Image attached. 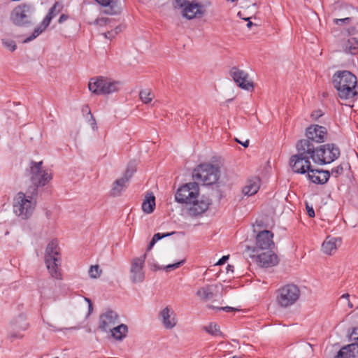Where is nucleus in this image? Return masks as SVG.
<instances>
[{
    "mask_svg": "<svg viewBox=\"0 0 358 358\" xmlns=\"http://www.w3.org/2000/svg\"><path fill=\"white\" fill-rule=\"evenodd\" d=\"M57 7L58 4L56 3L52 8H50L48 13L43 19L41 24L34 30V32L30 36L23 41V43H29L31 41L45 30V29L49 26L52 19L60 12V9H57Z\"/></svg>",
    "mask_w": 358,
    "mask_h": 358,
    "instance_id": "obj_14",
    "label": "nucleus"
},
{
    "mask_svg": "<svg viewBox=\"0 0 358 358\" xmlns=\"http://www.w3.org/2000/svg\"><path fill=\"white\" fill-rule=\"evenodd\" d=\"M184 263V261H180V262H176L175 264H169L167 265L164 268L166 269V271H169L171 269H176V268H178V267H180L182 264Z\"/></svg>",
    "mask_w": 358,
    "mask_h": 358,
    "instance_id": "obj_39",
    "label": "nucleus"
},
{
    "mask_svg": "<svg viewBox=\"0 0 358 358\" xmlns=\"http://www.w3.org/2000/svg\"><path fill=\"white\" fill-rule=\"evenodd\" d=\"M49 283L47 281H42L38 287L41 297L45 299H55V293L52 287L48 288Z\"/></svg>",
    "mask_w": 358,
    "mask_h": 358,
    "instance_id": "obj_30",
    "label": "nucleus"
},
{
    "mask_svg": "<svg viewBox=\"0 0 358 358\" xmlns=\"http://www.w3.org/2000/svg\"><path fill=\"white\" fill-rule=\"evenodd\" d=\"M141 100L144 103H149L154 98V94L150 89L142 90L139 93Z\"/></svg>",
    "mask_w": 358,
    "mask_h": 358,
    "instance_id": "obj_32",
    "label": "nucleus"
},
{
    "mask_svg": "<svg viewBox=\"0 0 358 358\" xmlns=\"http://www.w3.org/2000/svg\"><path fill=\"white\" fill-rule=\"evenodd\" d=\"M257 261L260 266L268 268L276 266L279 263V258L275 253L268 251L258 255Z\"/></svg>",
    "mask_w": 358,
    "mask_h": 358,
    "instance_id": "obj_21",
    "label": "nucleus"
},
{
    "mask_svg": "<svg viewBox=\"0 0 358 358\" xmlns=\"http://www.w3.org/2000/svg\"><path fill=\"white\" fill-rule=\"evenodd\" d=\"M179 7L183 8L182 16L188 20L201 17L205 12L203 5L198 3H192L191 0H188L184 6Z\"/></svg>",
    "mask_w": 358,
    "mask_h": 358,
    "instance_id": "obj_19",
    "label": "nucleus"
},
{
    "mask_svg": "<svg viewBox=\"0 0 358 358\" xmlns=\"http://www.w3.org/2000/svg\"><path fill=\"white\" fill-rule=\"evenodd\" d=\"M234 266L229 264L227 266V273H229V271L233 273L234 272Z\"/></svg>",
    "mask_w": 358,
    "mask_h": 358,
    "instance_id": "obj_49",
    "label": "nucleus"
},
{
    "mask_svg": "<svg viewBox=\"0 0 358 358\" xmlns=\"http://www.w3.org/2000/svg\"><path fill=\"white\" fill-rule=\"evenodd\" d=\"M122 83L120 81L112 80L106 77H96L90 80L88 87L90 91L97 95H106L116 92L120 90Z\"/></svg>",
    "mask_w": 358,
    "mask_h": 358,
    "instance_id": "obj_6",
    "label": "nucleus"
},
{
    "mask_svg": "<svg viewBox=\"0 0 358 358\" xmlns=\"http://www.w3.org/2000/svg\"><path fill=\"white\" fill-rule=\"evenodd\" d=\"M308 177L314 183L324 184L329 178V172L310 169L308 171Z\"/></svg>",
    "mask_w": 358,
    "mask_h": 358,
    "instance_id": "obj_23",
    "label": "nucleus"
},
{
    "mask_svg": "<svg viewBox=\"0 0 358 358\" xmlns=\"http://www.w3.org/2000/svg\"><path fill=\"white\" fill-rule=\"evenodd\" d=\"M87 301H88L89 303H90V300H89V299H87ZM91 306H92V304H91V303H90V307H91Z\"/></svg>",
    "mask_w": 358,
    "mask_h": 358,
    "instance_id": "obj_57",
    "label": "nucleus"
},
{
    "mask_svg": "<svg viewBox=\"0 0 358 358\" xmlns=\"http://www.w3.org/2000/svg\"><path fill=\"white\" fill-rule=\"evenodd\" d=\"M340 156V149L334 143H327L315 148L313 145V161L318 164H330Z\"/></svg>",
    "mask_w": 358,
    "mask_h": 358,
    "instance_id": "obj_8",
    "label": "nucleus"
},
{
    "mask_svg": "<svg viewBox=\"0 0 358 358\" xmlns=\"http://www.w3.org/2000/svg\"><path fill=\"white\" fill-rule=\"evenodd\" d=\"M146 255L134 258L131 261L130 273L131 281L134 283L141 282L145 278L143 266Z\"/></svg>",
    "mask_w": 358,
    "mask_h": 358,
    "instance_id": "obj_16",
    "label": "nucleus"
},
{
    "mask_svg": "<svg viewBox=\"0 0 358 358\" xmlns=\"http://www.w3.org/2000/svg\"><path fill=\"white\" fill-rule=\"evenodd\" d=\"M175 232H171V233H163V234H161V233H157L155 234L153 237H152V239L151 241V242L150 243V245H148V250H150L152 246L155 244V243L158 241H159L160 239H162V238H165V237H167V236H169L172 234H173Z\"/></svg>",
    "mask_w": 358,
    "mask_h": 358,
    "instance_id": "obj_34",
    "label": "nucleus"
},
{
    "mask_svg": "<svg viewBox=\"0 0 358 358\" xmlns=\"http://www.w3.org/2000/svg\"><path fill=\"white\" fill-rule=\"evenodd\" d=\"M232 358H241V357H238V356H234Z\"/></svg>",
    "mask_w": 358,
    "mask_h": 358,
    "instance_id": "obj_56",
    "label": "nucleus"
},
{
    "mask_svg": "<svg viewBox=\"0 0 358 358\" xmlns=\"http://www.w3.org/2000/svg\"><path fill=\"white\" fill-rule=\"evenodd\" d=\"M199 194V187L196 182L185 184L178 189L175 199L178 203L188 204L195 196Z\"/></svg>",
    "mask_w": 358,
    "mask_h": 358,
    "instance_id": "obj_11",
    "label": "nucleus"
},
{
    "mask_svg": "<svg viewBox=\"0 0 358 358\" xmlns=\"http://www.w3.org/2000/svg\"><path fill=\"white\" fill-rule=\"evenodd\" d=\"M358 355V345L351 343L343 346L337 353L336 358H357Z\"/></svg>",
    "mask_w": 358,
    "mask_h": 358,
    "instance_id": "obj_25",
    "label": "nucleus"
},
{
    "mask_svg": "<svg viewBox=\"0 0 358 358\" xmlns=\"http://www.w3.org/2000/svg\"><path fill=\"white\" fill-rule=\"evenodd\" d=\"M42 164V162L31 163L30 180L34 185L33 187L36 189L39 186L45 185L52 179L51 174L43 168Z\"/></svg>",
    "mask_w": 358,
    "mask_h": 358,
    "instance_id": "obj_10",
    "label": "nucleus"
},
{
    "mask_svg": "<svg viewBox=\"0 0 358 358\" xmlns=\"http://www.w3.org/2000/svg\"><path fill=\"white\" fill-rule=\"evenodd\" d=\"M349 296H349V294H343V295L341 296V298L348 299Z\"/></svg>",
    "mask_w": 358,
    "mask_h": 358,
    "instance_id": "obj_50",
    "label": "nucleus"
},
{
    "mask_svg": "<svg viewBox=\"0 0 358 358\" xmlns=\"http://www.w3.org/2000/svg\"><path fill=\"white\" fill-rule=\"evenodd\" d=\"M260 187V180L258 178L248 179L242 189L244 195L252 196L255 194Z\"/></svg>",
    "mask_w": 358,
    "mask_h": 358,
    "instance_id": "obj_27",
    "label": "nucleus"
},
{
    "mask_svg": "<svg viewBox=\"0 0 358 358\" xmlns=\"http://www.w3.org/2000/svg\"><path fill=\"white\" fill-rule=\"evenodd\" d=\"M352 334H357V332H356V329H354L352 332Z\"/></svg>",
    "mask_w": 358,
    "mask_h": 358,
    "instance_id": "obj_55",
    "label": "nucleus"
},
{
    "mask_svg": "<svg viewBox=\"0 0 358 358\" xmlns=\"http://www.w3.org/2000/svg\"><path fill=\"white\" fill-rule=\"evenodd\" d=\"M134 172V169L130 170L127 169L125 174L121 178L116 180L113 183V187L111 190V194L116 196H119L126 187V184L128 182L130 178L132 176Z\"/></svg>",
    "mask_w": 358,
    "mask_h": 358,
    "instance_id": "obj_22",
    "label": "nucleus"
},
{
    "mask_svg": "<svg viewBox=\"0 0 358 358\" xmlns=\"http://www.w3.org/2000/svg\"><path fill=\"white\" fill-rule=\"evenodd\" d=\"M297 154L289 159V166L296 173H306L310 168V159L313 153V144L308 140H300L296 144Z\"/></svg>",
    "mask_w": 358,
    "mask_h": 358,
    "instance_id": "obj_1",
    "label": "nucleus"
},
{
    "mask_svg": "<svg viewBox=\"0 0 358 358\" xmlns=\"http://www.w3.org/2000/svg\"><path fill=\"white\" fill-rule=\"evenodd\" d=\"M36 188L30 187L26 193L20 192L13 199V212L22 220L31 217L36 205Z\"/></svg>",
    "mask_w": 358,
    "mask_h": 358,
    "instance_id": "obj_2",
    "label": "nucleus"
},
{
    "mask_svg": "<svg viewBox=\"0 0 358 358\" xmlns=\"http://www.w3.org/2000/svg\"><path fill=\"white\" fill-rule=\"evenodd\" d=\"M215 287L213 285H206L199 288L196 292V296L203 301H208L215 297Z\"/></svg>",
    "mask_w": 358,
    "mask_h": 358,
    "instance_id": "obj_26",
    "label": "nucleus"
},
{
    "mask_svg": "<svg viewBox=\"0 0 358 358\" xmlns=\"http://www.w3.org/2000/svg\"><path fill=\"white\" fill-rule=\"evenodd\" d=\"M211 204V200L204 196H195L188 204L185 206L186 210L189 215L192 217H196L205 213Z\"/></svg>",
    "mask_w": 358,
    "mask_h": 358,
    "instance_id": "obj_12",
    "label": "nucleus"
},
{
    "mask_svg": "<svg viewBox=\"0 0 358 358\" xmlns=\"http://www.w3.org/2000/svg\"><path fill=\"white\" fill-rule=\"evenodd\" d=\"M306 136L310 143H317L324 142L327 138V129L326 127L317 124H312L306 129Z\"/></svg>",
    "mask_w": 358,
    "mask_h": 358,
    "instance_id": "obj_17",
    "label": "nucleus"
},
{
    "mask_svg": "<svg viewBox=\"0 0 358 358\" xmlns=\"http://www.w3.org/2000/svg\"><path fill=\"white\" fill-rule=\"evenodd\" d=\"M350 19L349 17H345L343 19H334V21L335 24L340 25L342 23H348L350 22Z\"/></svg>",
    "mask_w": 358,
    "mask_h": 358,
    "instance_id": "obj_40",
    "label": "nucleus"
},
{
    "mask_svg": "<svg viewBox=\"0 0 358 358\" xmlns=\"http://www.w3.org/2000/svg\"><path fill=\"white\" fill-rule=\"evenodd\" d=\"M220 171L217 166L206 163L199 165L192 173L194 180L205 185H211L217 182Z\"/></svg>",
    "mask_w": 358,
    "mask_h": 358,
    "instance_id": "obj_7",
    "label": "nucleus"
},
{
    "mask_svg": "<svg viewBox=\"0 0 358 358\" xmlns=\"http://www.w3.org/2000/svg\"><path fill=\"white\" fill-rule=\"evenodd\" d=\"M346 49L352 55L358 54V38H350L347 42Z\"/></svg>",
    "mask_w": 358,
    "mask_h": 358,
    "instance_id": "obj_31",
    "label": "nucleus"
},
{
    "mask_svg": "<svg viewBox=\"0 0 358 358\" xmlns=\"http://www.w3.org/2000/svg\"><path fill=\"white\" fill-rule=\"evenodd\" d=\"M343 172V168L341 165H339L334 169H331V173L335 177H338L341 174H342Z\"/></svg>",
    "mask_w": 358,
    "mask_h": 358,
    "instance_id": "obj_38",
    "label": "nucleus"
},
{
    "mask_svg": "<svg viewBox=\"0 0 358 358\" xmlns=\"http://www.w3.org/2000/svg\"><path fill=\"white\" fill-rule=\"evenodd\" d=\"M188 0H176V3L178 6H184Z\"/></svg>",
    "mask_w": 358,
    "mask_h": 358,
    "instance_id": "obj_46",
    "label": "nucleus"
},
{
    "mask_svg": "<svg viewBox=\"0 0 358 358\" xmlns=\"http://www.w3.org/2000/svg\"><path fill=\"white\" fill-rule=\"evenodd\" d=\"M236 141L238 142V143L241 144L245 148H247L249 145V140H246L245 142H242V141H238V139H236Z\"/></svg>",
    "mask_w": 358,
    "mask_h": 358,
    "instance_id": "obj_47",
    "label": "nucleus"
},
{
    "mask_svg": "<svg viewBox=\"0 0 358 358\" xmlns=\"http://www.w3.org/2000/svg\"><path fill=\"white\" fill-rule=\"evenodd\" d=\"M306 210H307V213L309 215V217H315V211L312 206H310L308 204H306Z\"/></svg>",
    "mask_w": 358,
    "mask_h": 358,
    "instance_id": "obj_41",
    "label": "nucleus"
},
{
    "mask_svg": "<svg viewBox=\"0 0 358 358\" xmlns=\"http://www.w3.org/2000/svg\"><path fill=\"white\" fill-rule=\"evenodd\" d=\"M83 111H87V112H88V113L90 115V116H91V119H92V127L94 128V126H95V125H96L95 119L94 118L93 115H92V113H91L90 110H89L88 107H87V106H86V107H85V109H84V108H83Z\"/></svg>",
    "mask_w": 358,
    "mask_h": 358,
    "instance_id": "obj_43",
    "label": "nucleus"
},
{
    "mask_svg": "<svg viewBox=\"0 0 358 358\" xmlns=\"http://www.w3.org/2000/svg\"><path fill=\"white\" fill-rule=\"evenodd\" d=\"M301 292L298 286L287 284L280 287L276 292V303L281 308H288L299 299Z\"/></svg>",
    "mask_w": 358,
    "mask_h": 358,
    "instance_id": "obj_9",
    "label": "nucleus"
},
{
    "mask_svg": "<svg viewBox=\"0 0 358 358\" xmlns=\"http://www.w3.org/2000/svg\"><path fill=\"white\" fill-rule=\"evenodd\" d=\"M159 319L166 329H173L178 323L176 313L170 306H167L160 310Z\"/></svg>",
    "mask_w": 358,
    "mask_h": 358,
    "instance_id": "obj_18",
    "label": "nucleus"
},
{
    "mask_svg": "<svg viewBox=\"0 0 358 358\" xmlns=\"http://www.w3.org/2000/svg\"><path fill=\"white\" fill-rule=\"evenodd\" d=\"M209 308H212V309H216V310H224L226 312H230V311H236V310H238V309L235 308H233V307H230V306H224V307H215L212 305H209L208 306Z\"/></svg>",
    "mask_w": 358,
    "mask_h": 358,
    "instance_id": "obj_37",
    "label": "nucleus"
},
{
    "mask_svg": "<svg viewBox=\"0 0 358 358\" xmlns=\"http://www.w3.org/2000/svg\"><path fill=\"white\" fill-rule=\"evenodd\" d=\"M229 259V256H223L216 264V265H222Z\"/></svg>",
    "mask_w": 358,
    "mask_h": 358,
    "instance_id": "obj_44",
    "label": "nucleus"
},
{
    "mask_svg": "<svg viewBox=\"0 0 358 358\" xmlns=\"http://www.w3.org/2000/svg\"><path fill=\"white\" fill-rule=\"evenodd\" d=\"M55 358H59V357H55Z\"/></svg>",
    "mask_w": 358,
    "mask_h": 358,
    "instance_id": "obj_60",
    "label": "nucleus"
},
{
    "mask_svg": "<svg viewBox=\"0 0 358 358\" xmlns=\"http://www.w3.org/2000/svg\"><path fill=\"white\" fill-rule=\"evenodd\" d=\"M44 261L50 276L55 279L61 280L62 278V259L60 249L56 240H52L48 244L45 248Z\"/></svg>",
    "mask_w": 358,
    "mask_h": 358,
    "instance_id": "obj_4",
    "label": "nucleus"
},
{
    "mask_svg": "<svg viewBox=\"0 0 358 358\" xmlns=\"http://www.w3.org/2000/svg\"><path fill=\"white\" fill-rule=\"evenodd\" d=\"M319 116H321V114H317L316 115V117H319Z\"/></svg>",
    "mask_w": 358,
    "mask_h": 358,
    "instance_id": "obj_58",
    "label": "nucleus"
},
{
    "mask_svg": "<svg viewBox=\"0 0 358 358\" xmlns=\"http://www.w3.org/2000/svg\"><path fill=\"white\" fill-rule=\"evenodd\" d=\"M34 6L31 3H22L14 7L10 13V22L17 27H28L33 22Z\"/></svg>",
    "mask_w": 358,
    "mask_h": 358,
    "instance_id": "obj_5",
    "label": "nucleus"
},
{
    "mask_svg": "<svg viewBox=\"0 0 358 358\" xmlns=\"http://www.w3.org/2000/svg\"><path fill=\"white\" fill-rule=\"evenodd\" d=\"M95 1L103 6H107L110 5V3L112 2L113 0H95Z\"/></svg>",
    "mask_w": 358,
    "mask_h": 358,
    "instance_id": "obj_42",
    "label": "nucleus"
},
{
    "mask_svg": "<svg viewBox=\"0 0 358 358\" xmlns=\"http://www.w3.org/2000/svg\"><path fill=\"white\" fill-rule=\"evenodd\" d=\"M238 15L241 17V12H239Z\"/></svg>",
    "mask_w": 358,
    "mask_h": 358,
    "instance_id": "obj_59",
    "label": "nucleus"
},
{
    "mask_svg": "<svg viewBox=\"0 0 358 358\" xmlns=\"http://www.w3.org/2000/svg\"><path fill=\"white\" fill-rule=\"evenodd\" d=\"M101 273V270L98 265L91 266L89 269V275L92 278H98Z\"/></svg>",
    "mask_w": 358,
    "mask_h": 358,
    "instance_id": "obj_35",
    "label": "nucleus"
},
{
    "mask_svg": "<svg viewBox=\"0 0 358 358\" xmlns=\"http://www.w3.org/2000/svg\"><path fill=\"white\" fill-rule=\"evenodd\" d=\"M252 23L250 21H249V22H248V24H247V27H248V28H250V27H252Z\"/></svg>",
    "mask_w": 358,
    "mask_h": 358,
    "instance_id": "obj_51",
    "label": "nucleus"
},
{
    "mask_svg": "<svg viewBox=\"0 0 358 358\" xmlns=\"http://www.w3.org/2000/svg\"><path fill=\"white\" fill-rule=\"evenodd\" d=\"M230 76L238 87L248 91L253 90V83L250 80L249 75L247 72L237 67H233L230 70Z\"/></svg>",
    "mask_w": 358,
    "mask_h": 358,
    "instance_id": "obj_15",
    "label": "nucleus"
},
{
    "mask_svg": "<svg viewBox=\"0 0 358 358\" xmlns=\"http://www.w3.org/2000/svg\"><path fill=\"white\" fill-rule=\"evenodd\" d=\"M120 323V316L117 312L108 309L103 312L99 317L98 329L105 333Z\"/></svg>",
    "mask_w": 358,
    "mask_h": 358,
    "instance_id": "obj_13",
    "label": "nucleus"
},
{
    "mask_svg": "<svg viewBox=\"0 0 358 358\" xmlns=\"http://www.w3.org/2000/svg\"><path fill=\"white\" fill-rule=\"evenodd\" d=\"M341 244V238L327 237L322 245V251L327 255L334 254Z\"/></svg>",
    "mask_w": 358,
    "mask_h": 358,
    "instance_id": "obj_24",
    "label": "nucleus"
},
{
    "mask_svg": "<svg viewBox=\"0 0 358 358\" xmlns=\"http://www.w3.org/2000/svg\"><path fill=\"white\" fill-rule=\"evenodd\" d=\"M155 208V197L154 194L147 193L145 199L142 203V210L144 213L150 214L152 213Z\"/></svg>",
    "mask_w": 358,
    "mask_h": 358,
    "instance_id": "obj_29",
    "label": "nucleus"
},
{
    "mask_svg": "<svg viewBox=\"0 0 358 358\" xmlns=\"http://www.w3.org/2000/svg\"><path fill=\"white\" fill-rule=\"evenodd\" d=\"M3 45L8 49L10 51L13 52L15 50L17 46L15 44V42L13 40H3L2 41Z\"/></svg>",
    "mask_w": 358,
    "mask_h": 358,
    "instance_id": "obj_36",
    "label": "nucleus"
},
{
    "mask_svg": "<svg viewBox=\"0 0 358 358\" xmlns=\"http://www.w3.org/2000/svg\"><path fill=\"white\" fill-rule=\"evenodd\" d=\"M348 306L350 307V308H352V304L350 303V301H348Z\"/></svg>",
    "mask_w": 358,
    "mask_h": 358,
    "instance_id": "obj_54",
    "label": "nucleus"
},
{
    "mask_svg": "<svg viewBox=\"0 0 358 358\" xmlns=\"http://www.w3.org/2000/svg\"><path fill=\"white\" fill-rule=\"evenodd\" d=\"M105 12H106V13H108V14H110V15H112V14H113V13H114L112 10H106Z\"/></svg>",
    "mask_w": 358,
    "mask_h": 358,
    "instance_id": "obj_52",
    "label": "nucleus"
},
{
    "mask_svg": "<svg viewBox=\"0 0 358 358\" xmlns=\"http://www.w3.org/2000/svg\"><path fill=\"white\" fill-rule=\"evenodd\" d=\"M273 234L268 230L259 232L256 236V245L262 250L272 249L275 246Z\"/></svg>",
    "mask_w": 358,
    "mask_h": 358,
    "instance_id": "obj_20",
    "label": "nucleus"
},
{
    "mask_svg": "<svg viewBox=\"0 0 358 358\" xmlns=\"http://www.w3.org/2000/svg\"><path fill=\"white\" fill-rule=\"evenodd\" d=\"M111 337L117 341H122L127 337L128 334V327L124 324H117L113 327L109 332Z\"/></svg>",
    "mask_w": 358,
    "mask_h": 358,
    "instance_id": "obj_28",
    "label": "nucleus"
},
{
    "mask_svg": "<svg viewBox=\"0 0 358 358\" xmlns=\"http://www.w3.org/2000/svg\"><path fill=\"white\" fill-rule=\"evenodd\" d=\"M333 83L342 99H350L358 94L357 77L348 71H338L334 75Z\"/></svg>",
    "mask_w": 358,
    "mask_h": 358,
    "instance_id": "obj_3",
    "label": "nucleus"
},
{
    "mask_svg": "<svg viewBox=\"0 0 358 358\" xmlns=\"http://www.w3.org/2000/svg\"><path fill=\"white\" fill-rule=\"evenodd\" d=\"M78 329L79 328L77 327H73L69 328L68 329Z\"/></svg>",
    "mask_w": 358,
    "mask_h": 358,
    "instance_id": "obj_53",
    "label": "nucleus"
},
{
    "mask_svg": "<svg viewBox=\"0 0 358 358\" xmlns=\"http://www.w3.org/2000/svg\"><path fill=\"white\" fill-rule=\"evenodd\" d=\"M103 35L107 38H111L114 36L113 31H108V32L105 33Z\"/></svg>",
    "mask_w": 358,
    "mask_h": 358,
    "instance_id": "obj_48",
    "label": "nucleus"
},
{
    "mask_svg": "<svg viewBox=\"0 0 358 358\" xmlns=\"http://www.w3.org/2000/svg\"><path fill=\"white\" fill-rule=\"evenodd\" d=\"M203 329L208 334L215 336L222 334L219 325L215 323H210L208 326L204 327Z\"/></svg>",
    "mask_w": 358,
    "mask_h": 358,
    "instance_id": "obj_33",
    "label": "nucleus"
},
{
    "mask_svg": "<svg viewBox=\"0 0 358 358\" xmlns=\"http://www.w3.org/2000/svg\"><path fill=\"white\" fill-rule=\"evenodd\" d=\"M68 15H65V14H62L59 18V23H63L64 22H65L67 19H68Z\"/></svg>",
    "mask_w": 358,
    "mask_h": 358,
    "instance_id": "obj_45",
    "label": "nucleus"
}]
</instances>
